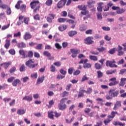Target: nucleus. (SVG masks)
<instances>
[{
  "label": "nucleus",
  "mask_w": 126,
  "mask_h": 126,
  "mask_svg": "<svg viewBox=\"0 0 126 126\" xmlns=\"http://www.w3.org/2000/svg\"><path fill=\"white\" fill-rule=\"evenodd\" d=\"M53 114L55 115V117L56 118H59L61 116H62V113H58L57 111H55L53 112Z\"/></svg>",
  "instance_id": "nucleus-48"
},
{
  "label": "nucleus",
  "mask_w": 126,
  "mask_h": 126,
  "mask_svg": "<svg viewBox=\"0 0 126 126\" xmlns=\"http://www.w3.org/2000/svg\"><path fill=\"white\" fill-rule=\"evenodd\" d=\"M60 72L61 74H63V75H65V74L67 73V71L64 70L63 68L60 70Z\"/></svg>",
  "instance_id": "nucleus-58"
},
{
  "label": "nucleus",
  "mask_w": 126,
  "mask_h": 126,
  "mask_svg": "<svg viewBox=\"0 0 126 126\" xmlns=\"http://www.w3.org/2000/svg\"><path fill=\"white\" fill-rule=\"evenodd\" d=\"M5 42H6V43H5L4 47H5V48L6 49H8L9 48L10 45V41L9 40L6 39Z\"/></svg>",
  "instance_id": "nucleus-29"
},
{
  "label": "nucleus",
  "mask_w": 126,
  "mask_h": 126,
  "mask_svg": "<svg viewBox=\"0 0 126 126\" xmlns=\"http://www.w3.org/2000/svg\"><path fill=\"white\" fill-rule=\"evenodd\" d=\"M53 113H54V112L52 111L48 112V117L52 120H54V114H53Z\"/></svg>",
  "instance_id": "nucleus-23"
},
{
  "label": "nucleus",
  "mask_w": 126,
  "mask_h": 126,
  "mask_svg": "<svg viewBox=\"0 0 126 126\" xmlns=\"http://www.w3.org/2000/svg\"><path fill=\"white\" fill-rule=\"evenodd\" d=\"M109 94L111 96H113V97H116L119 94V91H116L114 89H110L109 91Z\"/></svg>",
  "instance_id": "nucleus-5"
},
{
  "label": "nucleus",
  "mask_w": 126,
  "mask_h": 126,
  "mask_svg": "<svg viewBox=\"0 0 126 126\" xmlns=\"http://www.w3.org/2000/svg\"><path fill=\"white\" fill-rule=\"evenodd\" d=\"M82 11L81 12V14H82L83 15H86L89 13V12L87 10H82Z\"/></svg>",
  "instance_id": "nucleus-59"
},
{
  "label": "nucleus",
  "mask_w": 126,
  "mask_h": 126,
  "mask_svg": "<svg viewBox=\"0 0 126 126\" xmlns=\"http://www.w3.org/2000/svg\"><path fill=\"white\" fill-rule=\"evenodd\" d=\"M87 30V26L85 25H82L80 26V32H84Z\"/></svg>",
  "instance_id": "nucleus-41"
},
{
  "label": "nucleus",
  "mask_w": 126,
  "mask_h": 126,
  "mask_svg": "<svg viewBox=\"0 0 126 126\" xmlns=\"http://www.w3.org/2000/svg\"><path fill=\"white\" fill-rule=\"evenodd\" d=\"M90 60L94 61H98L97 57L95 56H92V55L90 56Z\"/></svg>",
  "instance_id": "nucleus-36"
},
{
  "label": "nucleus",
  "mask_w": 126,
  "mask_h": 126,
  "mask_svg": "<svg viewBox=\"0 0 126 126\" xmlns=\"http://www.w3.org/2000/svg\"><path fill=\"white\" fill-rule=\"evenodd\" d=\"M27 57H29L31 58L33 57V52H32V51H30L28 52Z\"/></svg>",
  "instance_id": "nucleus-56"
},
{
  "label": "nucleus",
  "mask_w": 126,
  "mask_h": 126,
  "mask_svg": "<svg viewBox=\"0 0 126 126\" xmlns=\"http://www.w3.org/2000/svg\"><path fill=\"white\" fill-rule=\"evenodd\" d=\"M52 0H47L45 2V4H46V5H47L48 6H50L52 5Z\"/></svg>",
  "instance_id": "nucleus-47"
},
{
  "label": "nucleus",
  "mask_w": 126,
  "mask_h": 126,
  "mask_svg": "<svg viewBox=\"0 0 126 126\" xmlns=\"http://www.w3.org/2000/svg\"><path fill=\"white\" fill-rule=\"evenodd\" d=\"M116 62L115 61V60L113 59L112 61H106V63H105V65H106V66L110 67H117L118 66L116 65Z\"/></svg>",
  "instance_id": "nucleus-4"
},
{
  "label": "nucleus",
  "mask_w": 126,
  "mask_h": 126,
  "mask_svg": "<svg viewBox=\"0 0 126 126\" xmlns=\"http://www.w3.org/2000/svg\"><path fill=\"white\" fill-rule=\"evenodd\" d=\"M25 67L24 64L22 65V66H21L20 68V71L23 72L25 71Z\"/></svg>",
  "instance_id": "nucleus-64"
},
{
  "label": "nucleus",
  "mask_w": 126,
  "mask_h": 126,
  "mask_svg": "<svg viewBox=\"0 0 126 126\" xmlns=\"http://www.w3.org/2000/svg\"><path fill=\"white\" fill-rule=\"evenodd\" d=\"M11 62H9L8 63H1L0 64V66H2V65H3V67L4 68H5V69H7V68L11 65Z\"/></svg>",
  "instance_id": "nucleus-18"
},
{
  "label": "nucleus",
  "mask_w": 126,
  "mask_h": 126,
  "mask_svg": "<svg viewBox=\"0 0 126 126\" xmlns=\"http://www.w3.org/2000/svg\"><path fill=\"white\" fill-rule=\"evenodd\" d=\"M77 32L76 31H71L69 32H68V35L69 37H73V36L77 34Z\"/></svg>",
  "instance_id": "nucleus-25"
},
{
  "label": "nucleus",
  "mask_w": 126,
  "mask_h": 126,
  "mask_svg": "<svg viewBox=\"0 0 126 126\" xmlns=\"http://www.w3.org/2000/svg\"><path fill=\"white\" fill-rule=\"evenodd\" d=\"M43 44L40 43L36 45L35 49L36 50H42Z\"/></svg>",
  "instance_id": "nucleus-43"
},
{
  "label": "nucleus",
  "mask_w": 126,
  "mask_h": 126,
  "mask_svg": "<svg viewBox=\"0 0 126 126\" xmlns=\"http://www.w3.org/2000/svg\"><path fill=\"white\" fill-rule=\"evenodd\" d=\"M78 9L81 11H85L87 10V5H79L77 6Z\"/></svg>",
  "instance_id": "nucleus-21"
},
{
  "label": "nucleus",
  "mask_w": 126,
  "mask_h": 126,
  "mask_svg": "<svg viewBox=\"0 0 126 126\" xmlns=\"http://www.w3.org/2000/svg\"><path fill=\"white\" fill-rule=\"evenodd\" d=\"M118 115V112L117 111H112V112L110 113V115H108L107 118H109V119H114L115 117V115Z\"/></svg>",
  "instance_id": "nucleus-17"
},
{
  "label": "nucleus",
  "mask_w": 126,
  "mask_h": 126,
  "mask_svg": "<svg viewBox=\"0 0 126 126\" xmlns=\"http://www.w3.org/2000/svg\"><path fill=\"white\" fill-rule=\"evenodd\" d=\"M22 2V1L21 0H19L18 1L17 4L15 5V7L16 8V9H19L21 7V3Z\"/></svg>",
  "instance_id": "nucleus-33"
},
{
  "label": "nucleus",
  "mask_w": 126,
  "mask_h": 126,
  "mask_svg": "<svg viewBox=\"0 0 126 126\" xmlns=\"http://www.w3.org/2000/svg\"><path fill=\"white\" fill-rule=\"evenodd\" d=\"M7 7V5L3 4L1 0H0V8H2V9H5Z\"/></svg>",
  "instance_id": "nucleus-26"
},
{
  "label": "nucleus",
  "mask_w": 126,
  "mask_h": 126,
  "mask_svg": "<svg viewBox=\"0 0 126 126\" xmlns=\"http://www.w3.org/2000/svg\"><path fill=\"white\" fill-rule=\"evenodd\" d=\"M43 55L44 56H46L47 57L50 58L51 56V53H50L48 51H44Z\"/></svg>",
  "instance_id": "nucleus-40"
},
{
  "label": "nucleus",
  "mask_w": 126,
  "mask_h": 126,
  "mask_svg": "<svg viewBox=\"0 0 126 126\" xmlns=\"http://www.w3.org/2000/svg\"><path fill=\"white\" fill-rule=\"evenodd\" d=\"M55 15L54 14H49L48 16L46 19V20L47 22L52 23V20L55 19Z\"/></svg>",
  "instance_id": "nucleus-10"
},
{
  "label": "nucleus",
  "mask_w": 126,
  "mask_h": 126,
  "mask_svg": "<svg viewBox=\"0 0 126 126\" xmlns=\"http://www.w3.org/2000/svg\"><path fill=\"white\" fill-rule=\"evenodd\" d=\"M30 6L32 9H33V12L36 13L39 11L40 8V2L39 1H33L30 3Z\"/></svg>",
  "instance_id": "nucleus-1"
},
{
  "label": "nucleus",
  "mask_w": 126,
  "mask_h": 126,
  "mask_svg": "<svg viewBox=\"0 0 126 126\" xmlns=\"http://www.w3.org/2000/svg\"><path fill=\"white\" fill-rule=\"evenodd\" d=\"M34 62L32 61V59L29 60L27 62H26V65H27L30 68L33 69L38 65V63H34L32 64V63H34Z\"/></svg>",
  "instance_id": "nucleus-3"
},
{
  "label": "nucleus",
  "mask_w": 126,
  "mask_h": 126,
  "mask_svg": "<svg viewBox=\"0 0 126 126\" xmlns=\"http://www.w3.org/2000/svg\"><path fill=\"white\" fill-rule=\"evenodd\" d=\"M73 72V67L69 68V69L68 70V74L70 75H71V74H72Z\"/></svg>",
  "instance_id": "nucleus-61"
},
{
  "label": "nucleus",
  "mask_w": 126,
  "mask_h": 126,
  "mask_svg": "<svg viewBox=\"0 0 126 126\" xmlns=\"http://www.w3.org/2000/svg\"><path fill=\"white\" fill-rule=\"evenodd\" d=\"M32 78H34V79H36L37 78V72H35L33 73V74H32L31 75Z\"/></svg>",
  "instance_id": "nucleus-55"
},
{
  "label": "nucleus",
  "mask_w": 126,
  "mask_h": 126,
  "mask_svg": "<svg viewBox=\"0 0 126 126\" xmlns=\"http://www.w3.org/2000/svg\"><path fill=\"white\" fill-rule=\"evenodd\" d=\"M102 65L98 63H94V67H95L96 69H101Z\"/></svg>",
  "instance_id": "nucleus-37"
},
{
  "label": "nucleus",
  "mask_w": 126,
  "mask_h": 126,
  "mask_svg": "<svg viewBox=\"0 0 126 126\" xmlns=\"http://www.w3.org/2000/svg\"><path fill=\"white\" fill-rule=\"evenodd\" d=\"M44 80H45V76L42 75L40 78H38V79H37V83H42Z\"/></svg>",
  "instance_id": "nucleus-24"
},
{
  "label": "nucleus",
  "mask_w": 126,
  "mask_h": 126,
  "mask_svg": "<svg viewBox=\"0 0 126 126\" xmlns=\"http://www.w3.org/2000/svg\"><path fill=\"white\" fill-rule=\"evenodd\" d=\"M126 11V9L122 8V9H119L118 10H116V13L118 14H122Z\"/></svg>",
  "instance_id": "nucleus-34"
},
{
  "label": "nucleus",
  "mask_w": 126,
  "mask_h": 126,
  "mask_svg": "<svg viewBox=\"0 0 126 126\" xmlns=\"http://www.w3.org/2000/svg\"><path fill=\"white\" fill-rule=\"evenodd\" d=\"M126 84V78H122L121 79V82L119 83V86L123 87Z\"/></svg>",
  "instance_id": "nucleus-22"
},
{
  "label": "nucleus",
  "mask_w": 126,
  "mask_h": 126,
  "mask_svg": "<svg viewBox=\"0 0 126 126\" xmlns=\"http://www.w3.org/2000/svg\"><path fill=\"white\" fill-rule=\"evenodd\" d=\"M84 92L86 94H92L93 92V89L91 88H88L86 91L85 90Z\"/></svg>",
  "instance_id": "nucleus-28"
},
{
  "label": "nucleus",
  "mask_w": 126,
  "mask_h": 126,
  "mask_svg": "<svg viewBox=\"0 0 126 126\" xmlns=\"http://www.w3.org/2000/svg\"><path fill=\"white\" fill-rule=\"evenodd\" d=\"M49 105H47L48 108H51L52 106L54 104V101L53 100H50L49 102Z\"/></svg>",
  "instance_id": "nucleus-54"
},
{
  "label": "nucleus",
  "mask_w": 126,
  "mask_h": 126,
  "mask_svg": "<svg viewBox=\"0 0 126 126\" xmlns=\"http://www.w3.org/2000/svg\"><path fill=\"white\" fill-rule=\"evenodd\" d=\"M116 72H117V70H107L106 71V74L107 75H110V74H112L113 73H115Z\"/></svg>",
  "instance_id": "nucleus-39"
},
{
  "label": "nucleus",
  "mask_w": 126,
  "mask_h": 126,
  "mask_svg": "<svg viewBox=\"0 0 126 126\" xmlns=\"http://www.w3.org/2000/svg\"><path fill=\"white\" fill-rule=\"evenodd\" d=\"M17 46L19 48H24L26 47V44L24 42L18 43L17 44Z\"/></svg>",
  "instance_id": "nucleus-27"
},
{
  "label": "nucleus",
  "mask_w": 126,
  "mask_h": 126,
  "mask_svg": "<svg viewBox=\"0 0 126 126\" xmlns=\"http://www.w3.org/2000/svg\"><path fill=\"white\" fill-rule=\"evenodd\" d=\"M94 39V38L93 36H88L85 39V44L87 45L92 44L94 43V41L93 40Z\"/></svg>",
  "instance_id": "nucleus-6"
},
{
  "label": "nucleus",
  "mask_w": 126,
  "mask_h": 126,
  "mask_svg": "<svg viewBox=\"0 0 126 126\" xmlns=\"http://www.w3.org/2000/svg\"><path fill=\"white\" fill-rule=\"evenodd\" d=\"M97 75H98V78H101L103 77V73L100 70L97 71Z\"/></svg>",
  "instance_id": "nucleus-49"
},
{
  "label": "nucleus",
  "mask_w": 126,
  "mask_h": 126,
  "mask_svg": "<svg viewBox=\"0 0 126 126\" xmlns=\"http://www.w3.org/2000/svg\"><path fill=\"white\" fill-rule=\"evenodd\" d=\"M55 46L58 50H62V46L60 45L59 43H55Z\"/></svg>",
  "instance_id": "nucleus-50"
},
{
  "label": "nucleus",
  "mask_w": 126,
  "mask_h": 126,
  "mask_svg": "<svg viewBox=\"0 0 126 126\" xmlns=\"http://www.w3.org/2000/svg\"><path fill=\"white\" fill-rule=\"evenodd\" d=\"M24 18V16H22L20 15L19 17V21H18L17 22V26H21L22 25V23H24L23 21V19Z\"/></svg>",
  "instance_id": "nucleus-16"
},
{
  "label": "nucleus",
  "mask_w": 126,
  "mask_h": 126,
  "mask_svg": "<svg viewBox=\"0 0 126 126\" xmlns=\"http://www.w3.org/2000/svg\"><path fill=\"white\" fill-rule=\"evenodd\" d=\"M97 50L99 52H105L106 51V48H104L103 47H102L101 48H97Z\"/></svg>",
  "instance_id": "nucleus-38"
},
{
  "label": "nucleus",
  "mask_w": 126,
  "mask_h": 126,
  "mask_svg": "<svg viewBox=\"0 0 126 126\" xmlns=\"http://www.w3.org/2000/svg\"><path fill=\"white\" fill-rule=\"evenodd\" d=\"M93 30H86V31L85 32V33L87 35L90 34V35H92L93 34Z\"/></svg>",
  "instance_id": "nucleus-52"
},
{
  "label": "nucleus",
  "mask_w": 126,
  "mask_h": 126,
  "mask_svg": "<svg viewBox=\"0 0 126 126\" xmlns=\"http://www.w3.org/2000/svg\"><path fill=\"white\" fill-rule=\"evenodd\" d=\"M21 32H20L14 34V37H21Z\"/></svg>",
  "instance_id": "nucleus-60"
},
{
  "label": "nucleus",
  "mask_w": 126,
  "mask_h": 126,
  "mask_svg": "<svg viewBox=\"0 0 126 126\" xmlns=\"http://www.w3.org/2000/svg\"><path fill=\"white\" fill-rule=\"evenodd\" d=\"M74 120V117H72L71 120H69L68 119H65V122L66 124H71V123L73 122Z\"/></svg>",
  "instance_id": "nucleus-45"
},
{
  "label": "nucleus",
  "mask_w": 126,
  "mask_h": 126,
  "mask_svg": "<svg viewBox=\"0 0 126 126\" xmlns=\"http://www.w3.org/2000/svg\"><path fill=\"white\" fill-rule=\"evenodd\" d=\"M19 54L21 56L23 57V58L25 59L27 58V56H25V51L23 49L19 50Z\"/></svg>",
  "instance_id": "nucleus-32"
},
{
  "label": "nucleus",
  "mask_w": 126,
  "mask_h": 126,
  "mask_svg": "<svg viewBox=\"0 0 126 126\" xmlns=\"http://www.w3.org/2000/svg\"><path fill=\"white\" fill-rule=\"evenodd\" d=\"M70 51L72 53L71 56L72 58H75L77 56V54L80 53V50L75 49H72L70 50Z\"/></svg>",
  "instance_id": "nucleus-9"
},
{
  "label": "nucleus",
  "mask_w": 126,
  "mask_h": 126,
  "mask_svg": "<svg viewBox=\"0 0 126 126\" xmlns=\"http://www.w3.org/2000/svg\"><path fill=\"white\" fill-rule=\"evenodd\" d=\"M112 119L111 118H109L108 117H107V120H105L103 121V123L105 125V126H108V124H109L111 121H112Z\"/></svg>",
  "instance_id": "nucleus-30"
},
{
  "label": "nucleus",
  "mask_w": 126,
  "mask_h": 126,
  "mask_svg": "<svg viewBox=\"0 0 126 126\" xmlns=\"http://www.w3.org/2000/svg\"><path fill=\"white\" fill-rule=\"evenodd\" d=\"M121 106H122V101H116V103L115 104L114 107H113V110L116 111Z\"/></svg>",
  "instance_id": "nucleus-11"
},
{
  "label": "nucleus",
  "mask_w": 126,
  "mask_h": 126,
  "mask_svg": "<svg viewBox=\"0 0 126 126\" xmlns=\"http://www.w3.org/2000/svg\"><path fill=\"white\" fill-rule=\"evenodd\" d=\"M19 9H20V11H22V12H25L26 9V5H25V4H23L20 7Z\"/></svg>",
  "instance_id": "nucleus-35"
},
{
  "label": "nucleus",
  "mask_w": 126,
  "mask_h": 126,
  "mask_svg": "<svg viewBox=\"0 0 126 126\" xmlns=\"http://www.w3.org/2000/svg\"><path fill=\"white\" fill-rule=\"evenodd\" d=\"M15 79V77H11L7 80V81L8 83H11L13 82V81Z\"/></svg>",
  "instance_id": "nucleus-57"
},
{
  "label": "nucleus",
  "mask_w": 126,
  "mask_h": 126,
  "mask_svg": "<svg viewBox=\"0 0 126 126\" xmlns=\"http://www.w3.org/2000/svg\"><path fill=\"white\" fill-rule=\"evenodd\" d=\"M30 21V19L28 17H25L23 18V22L27 25H28V22Z\"/></svg>",
  "instance_id": "nucleus-42"
},
{
  "label": "nucleus",
  "mask_w": 126,
  "mask_h": 126,
  "mask_svg": "<svg viewBox=\"0 0 126 126\" xmlns=\"http://www.w3.org/2000/svg\"><path fill=\"white\" fill-rule=\"evenodd\" d=\"M50 70H51V72H54L57 71L56 68L55 67V66L54 65H52L51 66H50Z\"/></svg>",
  "instance_id": "nucleus-51"
},
{
  "label": "nucleus",
  "mask_w": 126,
  "mask_h": 126,
  "mask_svg": "<svg viewBox=\"0 0 126 126\" xmlns=\"http://www.w3.org/2000/svg\"><path fill=\"white\" fill-rule=\"evenodd\" d=\"M103 4L104 3L102 2L98 3V7H97L96 8L97 11H98L99 12H101L102 11H103Z\"/></svg>",
  "instance_id": "nucleus-13"
},
{
  "label": "nucleus",
  "mask_w": 126,
  "mask_h": 126,
  "mask_svg": "<svg viewBox=\"0 0 126 126\" xmlns=\"http://www.w3.org/2000/svg\"><path fill=\"white\" fill-rule=\"evenodd\" d=\"M96 15H97V18L98 20H101L103 18L101 13H97Z\"/></svg>",
  "instance_id": "nucleus-62"
},
{
  "label": "nucleus",
  "mask_w": 126,
  "mask_h": 126,
  "mask_svg": "<svg viewBox=\"0 0 126 126\" xmlns=\"http://www.w3.org/2000/svg\"><path fill=\"white\" fill-rule=\"evenodd\" d=\"M32 38V35L31 34L30 32H26L25 35L23 36V38H24L25 40H29Z\"/></svg>",
  "instance_id": "nucleus-12"
},
{
  "label": "nucleus",
  "mask_w": 126,
  "mask_h": 126,
  "mask_svg": "<svg viewBox=\"0 0 126 126\" xmlns=\"http://www.w3.org/2000/svg\"><path fill=\"white\" fill-rule=\"evenodd\" d=\"M85 93V90L83 88H80L79 94H78L77 98L82 97L84 96V93Z\"/></svg>",
  "instance_id": "nucleus-14"
},
{
  "label": "nucleus",
  "mask_w": 126,
  "mask_h": 126,
  "mask_svg": "<svg viewBox=\"0 0 126 126\" xmlns=\"http://www.w3.org/2000/svg\"><path fill=\"white\" fill-rule=\"evenodd\" d=\"M88 6L90 8H93L94 6L95 1L93 0H90L88 1Z\"/></svg>",
  "instance_id": "nucleus-15"
},
{
  "label": "nucleus",
  "mask_w": 126,
  "mask_h": 126,
  "mask_svg": "<svg viewBox=\"0 0 126 126\" xmlns=\"http://www.w3.org/2000/svg\"><path fill=\"white\" fill-rule=\"evenodd\" d=\"M23 100H26L29 102L32 101V95H25V97L23 98Z\"/></svg>",
  "instance_id": "nucleus-19"
},
{
  "label": "nucleus",
  "mask_w": 126,
  "mask_h": 126,
  "mask_svg": "<svg viewBox=\"0 0 126 126\" xmlns=\"http://www.w3.org/2000/svg\"><path fill=\"white\" fill-rule=\"evenodd\" d=\"M25 111L24 109H18L17 114L20 115H24Z\"/></svg>",
  "instance_id": "nucleus-31"
},
{
  "label": "nucleus",
  "mask_w": 126,
  "mask_h": 126,
  "mask_svg": "<svg viewBox=\"0 0 126 126\" xmlns=\"http://www.w3.org/2000/svg\"><path fill=\"white\" fill-rule=\"evenodd\" d=\"M67 100V98H63L60 100V103L58 104V108L60 110H64L67 108V105L65 104L66 101Z\"/></svg>",
  "instance_id": "nucleus-2"
},
{
  "label": "nucleus",
  "mask_w": 126,
  "mask_h": 126,
  "mask_svg": "<svg viewBox=\"0 0 126 126\" xmlns=\"http://www.w3.org/2000/svg\"><path fill=\"white\" fill-rule=\"evenodd\" d=\"M83 67H84V68H90L92 67V65L90 63H85Z\"/></svg>",
  "instance_id": "nucleus-53"
},
{
  "label": "nucleus",
  "mask_w": 126,
  "mask_h": 126,
  "mask_svg": "<svg viewBox=\"0 0 126 126\" xmlns=\"http://www.w3.org/2000/svg\"><path fill=\"white\" fill-rule=\"evenodd\" d=\"M125 72L126 73V69H122L121 70H120L119 74L123 75L125 74Z\"/></svg>",
  "instance_id": "nucleus-63"
},
{
  "label": "nucleus",
  "mask_w": 126,
  "mask_h": 126,
  "mask_svg": "<svg viewBox=\"0 0 126 126\" xmlns=\"http://www.w3.org/2000/svg\"><path fill=\"white\" fill-rule=\"evenodd\" d=\"M18 84H21V80L18 79H15L12 83V85L14 87H16Z\"/></svg>",
  "instance_id": "nucleus-20"
},
{
  "label": "nucleus",
  "mask_w": 126,
  "mask_h": 126,
  "mask_svg": "<svg viewBox=\"0 0 126 126\" xmlns=\"http://www.w3.org/2000/svg\"><path fill=\"white\" fill-rule=\"evenodd\" d=\"M67 2V0H61L57 4V7L59 9L62 8Z\"/></svg>",
  "instance_id": "nucleus-8"
},
{
  "label": "nucleus",
  "mask_w": 126,
  "mask_h": 126,
  "mask_svg": "<svg viewBox=\"0 0 126 126\" xmlns=\"http://www.w3.org/2000/svg\"><path fill=\"white\" fill-rule=\"evenodd\" d=\"M16 70V67L15 66H13L12 68H11L10 69H9V73L12 74L13 73L15 72Z\"/></svg>",
  "instance_id": "nucleus-44"
},
{
  "label": "nucleus",
  "mask_w": 126,
  "mask_h": 126,
  "mask_svg": "<svg viewBox=\"0 0 126 126\" xmlns=\"http://www.w3.org/2000/svg\"><path fill=\"white\" fill-rule=\"evenodd\" d=\"M67 20L66 18H59L58 19V22L59 23H64Z\"/></svg>",
  "instance_id": "nucleus-46"
},
{
  "label": "nucleus",
  "mask_w": 126,
  "mask_h": 126,
  "mask_svg": "<svg viewBox=\"0 0 126 126\" xmlns=\"http://www.w3.org/2000/svg\"><path fill=\"white\" fill-rule=\"evenodd\" d=\"M109 81L111 82L109 84V86L110 87L117 85V84L119 83V82L116 81V78L115 77H113L112 78H110L109 79Z\"/></svg>",
  "instance_id": "nucleus-7"
}]
</instances>
